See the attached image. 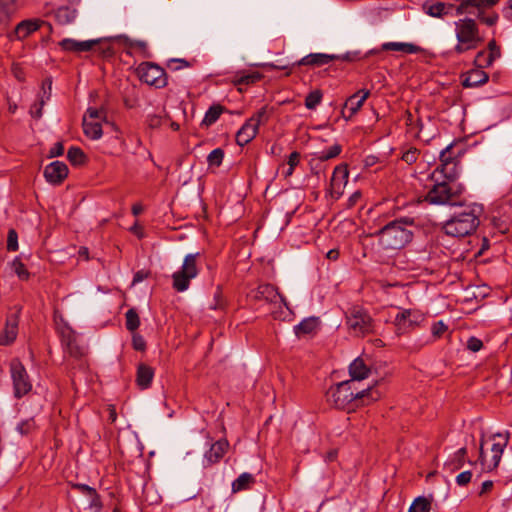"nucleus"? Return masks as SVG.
Here are the masks:
<instances>
[{"mask_svg": "<svg viewBox=\"0 0 512 512\" xmlns=\"http://www.w3.org/2000/svg\"><path fill=\"white\" fill-rule=\"evenodd\" d=\"M416 228L415 218H396L377 231L379 245L385 250H400L412 241Z\"/></svg>", "mask_w": 512, "mask_h": 512, "instance_id": "f257e3e1", "label": "nucleus"}, {"mask_svg": "<svg viewBox=\"0 0 512 512\" xmlns=\"http://www.w3.org/2000/svg\"><path fill=\"white\" fill-rule=\"evenodd\" d=\"M482 210V206L478 204L467 206L465 210L456 213L449 220L444 222L442 231L448 236L458 238L471 235L480 224L479 217Z\"/></svg>", "mask_w": 512, "mask_h": 512, "instance_id": "f03ea898", "label": "nucleus"}, {"mask_svg": "<svg viewBox=\"0 0 512 512\" xmlns=\"http://www.w3.org/2000/svg\"><path fill=\"white\" fill-rule=\"evenodd\" d=\"M381 392L372 387L354 393L352 389V381H343L336 386L331 387L327 392V401L336 408L344 409L354 400L367 399V404L378 400Z\"/></svg>", "mask_w": 512, "mask_h": 512, "instance_id": "7ed1b4c3", "label": "nucleus"}, {"mask_svg": "<svg viewBox=\"0 0 512 512\" xmlns=\"http://www.w3.org/2000/svg\"><path fill=\"white\" fill-rule=\"evenodd\" d=\"M454 34L457 40L453 51L456 54H463L478 48L484 41L480 34L479 26L475 19L464 17L454 23Z\"/></svg>", "mask_w": 512, "mask_h": 512, "instance_id": "20e7f679", "label": "nucleus"}, {"mask_svg": "<svg viewBox=\"0 0 512 512\" xmlns=\"http://www.w3.org/2000/svg\"><path fill=\"white\" fill-rule=\"evenodd\" d=\"M464 186L455 181H442L435 183L426 194L424 200L431 205H461L460 196Z\"/></svg>", "mask_w": 512, "mask_h": 512, "instance_id": "39448f33", "label": "nucleus"}, {"mask_svg": "<svg viewBox=\"0 0 512 512\" xmlns=\"http://www.w3.org/2000/svg\"><path fill=\"white\" fill-rule=\"evenodd\" d=\"M199 253H190L184 257L182 266L172 274V287L177 292H184L189 289L191 280L199 274L197 259Z\"/></svg>", "mask_w": 512, "mask_h": 512, "instance_id": "423d86ee", "label": "nucleus"}, {"mask_svg": "<svg viewBox=\"0 0 512 512\" xmlns=\"http://www.w3.org/2000/svg\"><path fill=\"white\" fill-rule=\"evenodd\" d=\"M346 325L351 335L364 337L374 332V320L362 307L354 306L346 314Z\"/></svg>", "mask_w": 512, "mask_h": 512, "instance_id": "0eeeda50", "label": "nucleus"}, {"mask_svg": "<svg viewBox=\"0 0 512 512\" xmlns=\"http://www.w3.org/2000/svg\"><path fill=\"white\" fill-rule=\"evenodd\" d=\"M10 375L13 383V393L16 398L20 399L31 391L32 384L29 375L18 359L11 361Z\"/></svg>", "mask_w": 512, "mask_h": 512, "instance_id": "6e6552de", "label": "nucleus"}, {"mask_svg": "<svg viewBox=\"0 0 512 512\" xmlns=\"http://www.w3.org/2000/svg\"><path fill=\"white\" fill-rule=\"evenodd\" d=\"M140 80L150 86L163 88L167 85L165 70L152 62H143L137 68Z\"/></svg>", "mask_w": 512, "mask_h": 512, "instance_id": "1a4fd4ad", "label": "nucleus"}, {"mask_svg": "<svg viewBox=\"0 0 512 512\" xmlns=\"http://www.w3.org/2000/svg\"><path fill=\"white\" fill-rule=\"evenodd\" d=\"M424 320V315L415 309H404L394 318V325L398 335L404 334L418 326Z\"/></svg>", "mask_w": 512, "mask_h": 512, "instance_id": "9d476101", "label": "nucleus"}, {"mask_svg": "<svg viewBox=\"0 0 512 512\" xmlns=\"http://www.w3.org/2000/svg\"><path fill=\"white\" fill-rule=\"evenodd\" d=\"M349 172L346 165L340 164L334 168L330 180V195L334 199H339L348 182Z\"/></svg>", "mask_w": 512, "mask_h": 512, "instance_id": "9b49d317", "label": "nucleus"}, {"mask_svg": "<svg viewBox=\"0 0 512 512\" xmlns=\"http://www.w3.org/2000/svg\"><path fill=\"white\" fill-rule=\"evenodd\" d=\"M251 297L255 300H263L268 303L282 302L285 306L287 303L285 298L279 293L278 289L271 284H261L251 291Z\"/></svg>", "mask_w": 512, "mask_h": 512, "instance_id": "f8f14e48", "label": "nucleus"}, {"mask_svg": "<svg viewBox=\"0 0 512 512\" xmlns=\"http://www.w3.org/2000/svg\"><path fill=\"white\" fill-rule=\"evenodd\" d=\"M369 95L370 91L364 89L359 90L351 95L344 104L342 115L347 119L353 117L362 107L363 103L366 101Z\"/></svg>", "mask_w": 512, "mask_h": 512, "instance_id": "ddd939ff", "label": "nucleus"}, {"mask_svg": "<svg viewBox=\"0 0 512 512\" xmlns=\"http://www.w3.org/2000/svg\"><path fill=\"white\" fill-rule=\"evenodd\" d=\"M68 175V167L64 162L54 161L47 165L44 170V176L47 182L58 185Z\"/></svg>", "mask_w": 512, "mask_h": 512, "instance_id": "4468645a", "label": "nucleus"}, {"mask_svg": "<svg viewBox=\"0 0 512 512\" xmlns=\"http://www.w3.org/2000/svg\"><path fill=\"white\" fill-rule=\"evenodd\" d=\"M100 43V39L78 41L70 38L63 39L59 45L60 47L68 52H86L92 50L97 44Z\"/></svg>", "mask_w": 512, "mask_h": 512, "instance_id": "2eb2a0df", "label": "nucleus"}, {"mask_svg": "<svg viewBox=\"0 0 512 512\" xmlns=\"http://www.w3.org/2000/svg\"><path fill=\"white\" fill-rule=\"evenodd\" d=\"M229 443L225 439H221L213 443L210 449L204 454L205 465L217 463L227 452Z\"/></svg>", "mask_w": 512, "mask_h": 512, "instance_id": "dca6fc26", "label": "nucleus"}, {"mask_svg": "<svg viewBox=\"0 0 512 512\" xmlns=\"http://www.w3.org/2000/svg\"><path fill=\"white\" fill-rule=\"evenodd\" d=\"M18 333V316L11 314L7 317L5 327L0 333V345H8L12 343Z\"/></svg>", "mask_w": 512, "mask_h": 512, "instance_id": "f3484780", "label": "nucleus"}, {"mask_svg": "<svg viewBox=\"0 0 512 512\" xmlns=\"http://www.w3.org/2000/svg\"><path fill=\"white\" fill-rule=\"evenodd\" d=\"M62 342L71 356L78 358L84 355L85 347L78 343L77 335L72 330L62 332Z\"/></svg>", "mask_w": 512, "mask_h": 512, "instance_id": "a211bd4d", "label": "nucleus"}, {"mask_svg": "<svg viewBox=\"0 0 512 512\" xmlns=\"http://www.w3.org/2000/svg\"><path fill=\"white\" fill-rule=\"evenodd\" d=\"M257 120L249 119L237 132L236 142L240 146L248 144L257 134Z\"/></svg>", "mask_w": 512, "mask_h": 512, "instance_id": "6ab92c4d", "label": "nucleus"}, {"mask_svg": "<svg viewBox=\"0 0 512 512\" xmlns=\"http://www.w3.org/2000/svg\"><path fill=\"white\" fill-rule=\"evenodd\" d=\"M507 442H508V439L506 438V440L504 441L503 444L494 443L492 445V448H491L492 456H491L490 460H488L486 458V455L484 454V461L480 462L483 471H492L498 467L501 457H502V454H503V451H504V447L506 446Z\"/></svg>", "mask_w": 512, "mask_h": 512, "instance_id": "aec40b11", "label": "nucleus"}, {"mask_svg": "<svg viewBox=\"0 0 512 512\" xmlns=\"http://www.w3.org/2000/svg\"><path fill=\"white\" fill-rule=\"evenodd\" d=\"M338 56L325 53H312L297 62V65L323 66L337 59Z\"/></svg>", "mask_w": 512, "mask_h": 512, "instance_id": "412c9836", "label": "nucleus"}, {"mask_svg": "<svg viewBox=\"0 0 512 512\" xmlns=\"http://www.w3.org/2000/svg\"><path fill=\"white\" fill-rule=\"evenodd\" d=\"M451 7V4H446L444 2L431 3L426 1L422 5L424 13L433 18H444L446 15H448L449 9Z\"/></svg>", "mask_w": 512, "mask_h": 512, "instance_id": "4be33fe9", "label": "nucleus"}, {"mask_svg": "<svg viewBox=\"0 0 512 512\" xmlns=\"http://www.w3.org/2000/svg\"><path fill=\"white\" fill-rule=\"evenodd\" d=\"M350 381L366 379L370 374V368L365 364L364 360L360 357L353 360L349 366Z\"/></svg>", "mask_w": 512, "mask_h": 512, "instance_id": "5701e85b", "label": "nucleus"}, {"mask_svg": "<svg viewBox=\"0 0 512 512\" xmlns=\"http://www.w3.org/2000/svg\"><path fill=\"white\" fill-rule=\"evenodd\" d=\"M124 45L128 48L127 53L132 55L133 52H139L144 58H150L151 53L148 49V43L144 40H132L126 36L120 37Z\"/></svg>", "mask_w": 512, "mask_h": 512, "instance_id": "b1692460", "label": "nucleus"}, {"mask_svg": "<svg viewBox=\"0 0 512 512\" xmlns=\"http://www.w3.org/2000/svg\"><path fill=\"white\" fill-rule=\"evenodd\" d=\"M498 2L499 0H461L457 7V14L468 12L471 7L478 10L490 8L495 6Z\"/></svg>", "mask_w": 512, "mask_h": 512, "instance_id": "393cba45", "label": "nucleus"}, {"mask_svg": "<svg viewBox=\"0 0 512 512\" xmlns=\"http://www.w3.org/2000/svg\"><path fill=\"white\" fill-rule=\"evenodd\" d=\"M319 318L317 317H308L302 320L298 325L294 327V332L297 337L310 335L316 332L319 328Z\"/></svg>", "mask_w": 512, "mask_h": 512, "instance_id": "a878e982", "label": "nucleus"}, {"mask_svg": "<svg viewBox=\"0 0 512 512\" xmlns=\"http://www.w3.org/2000/svg\"><path fill=\"white\" fill-rule=\"evenodd\" d=\"M43 21L39 20H24L20 22L15 28V34L18 39H24L28 37L31 33L37 31Z\"/></svg>", "mask_w": 512, "mask_h": 512, "instance_id": "bb28decb", "label": "nucleus"}, {"mask_svg": "<svg viewBox=\"0 0 512 512\" xmlns=\"http://www.w3.org/2000/svg\"><path fill=\"white\" fill-rule=\"evenodd\" d=\"M154 377V370L146 365L140 364L137 369L136 382L142 389H146L150 386Z\"/></svg>", "mask_w": 512, "mask_h": 512, "instance_id": "cd10ccee", "label": "nucleus"}, {"mask_svg": "<svg viewBox=\"0 0 512 512\" xmlns=\"http://www.w3.org/2000/svg\"><path fill=\"white\" fill-rule=\"evenodd\" d=\"M488 74L481 69L471 70L463 80L464 87H476L488 81Z\"/></svg>", "mask_w": 512, "mask_h": 512, "instance_id": "c85d7f7f", "label": "nucleus"}, {"mask_svg": "<svg viewBox=\"0 0 512 512\" xmlns=\"http://www.w3.org/2000/svg\"><path fill=\"white\" fill-rule=\"evenodd\" d=\"M83 131L87 137L93 140L101 138L103 134L101 122L90 121L86 116L83 117Z\"/></svg>", "mask_w": 512, "mask_h": 512, "instance_id": "c756f323", "label": "nucleus"}, {"mask_svg": "<svg viewBox=\"0 0 512 512\" xmlns=\"http://www.w3.org/2000/svg\"><path fill=\"white\" fill-rule=\"evenodd\" d=\"M54 16L59 24L67 25L75 20L77 16V10L68 6H62L55 11Z\"/></svg>", "mask_w": 512, "mask_h": 512, "instance_id": "7c9ffc66", "label": "nucleus"}, {"mask_svg": "<svg viewBox=\"0 0 512 512\" xmlns=\"http://www.w3.org/2000/svg\"><path fill=\"white\" fill-rule=\"evenodd\" d=\"M255 479L252 474L244 472L232 483L233 493H237L246 489H249L254 484Z\"/></svg>", "mask_w": 512, "mask_h": 512, "instance_id": "2f4dec72", "label": "nucleus"}, {"mask_svg": "<svg viewBox=\"0 0 512 512\" xmlns=\"http://www.w3.org/2000/svg\"><path fill=\"white\" fill-rule=\"evenodd\" d=\"M342 151V147L339 144H334L329 147L327 150L316 152L315 153V161L317 164L325 163L327 160L336 158Z\"/></svg>", "mask_w": 512, "mask_h": 512, "instance_id": "473e14b6", "label": "nucleus"}, {"mask_svg": "<svg viewBox=\"0 0 512 512\" xmlns=\"http://www.w3.org/2000/svg\"><path fill=\"white\" fill-rule=\"evenodd\" d=\"M383 50L390 51H403L405 53H416L418 51V47L411 43H401V42H387L382 45Z\"/></svg>", "mask_w": 512, "mask_h": 512, "instance_id": "72a5a7b5", "label": "nucleus"}, {"mask_svg": "<svg viewBox=\"0 0 512 512\" xmlns=\"http://www.w3.org/2000/svg\"><path fill=\"white\" fill-rule=\"evenodd\" d=\"M431 501L424 496L417 497L409 507L408 512H430Z\"/></svg>", "mask_w": 512, "mask_h": 512, "instance_id": "f704fd0d", "label": "nucleus"}, {"mask_svg": "<svg viewBox=\"0 0 512 512\" xmlns=\"http://www.w3.org/2000/svg\"><path fill=\"white\" fill-rule=\"evenodd\" d=\"M223 112V108L220 105H214L211 106L208 111L205 113L204 119L202 121V124L205 126H210L213 123H215L220 115Z\"/></svg>", "mask_w": 512, "mask_h": 512, "instance_id": "c9c22d12", "label": "nucleus"}, {"mask_svg": "<svg viewBox=\"0 0 512 512\" xmlns=\"http://www.w3.org/2000/svg\"><path fill=\"white\" fill-rule=\"evenodd\" d=\"M466 454V448H460L458 451L455 452L453 459L450 462L446 463V465L449 466L452 471L460 469L465 463Z\"/></svg>", "mask_w": 512, "mask_h": 512, "instance_id": "e433bc0d", "label": "nucleus"}, {"mask_svg": "<svg viewBox=\"0 0 512 512\" xmlns=\"http://www.w3.org/2000/svg\"><path fill=\"white\" fill-rule=\"evenodd\" d=\"M126 328L129 331H135L140 325V318L134 308L129 309L126 314Z\"/></svg>", "mask_w": 512, "mask_h": 512, "instance_id": "4c0bfd02", "label": "nucleus"}, {"mask_svg": "<svg viewBox=\"0 0 512 512\" xmlns=\"http://www.w3.org/2000/svg\"><path fill=\"white\" fill-rule=\"evenodd\" d=\"M487 48H488L489 52H487L488 56H487L485 64L492 65L493 62L501 56V50H500V47L496 44V41L494 39L489 41Z\"/></svg>", "mask_w": 512, "mask_h": 512, "instance_id": "58836bf2", "label": "nucleus"}, {"mask_svg": "<svg viewBox=\"0 0 512 512\" xmlns=\"http://www.w3.org/2000/svg\"><path fill=\"white\" fill-rule=\"evenodd\" d=\"M67 158L73 165H80L85 160L83 151L78 147H70L67 152Z\"/></svg>", "mask_w": 512, "mask_h": 512, "instance_id": "ea45409f", "label": "nucleus"}, {"mask_svg": "<svg viewBox=\"0 0 512 512\" xmlns=\"http://www.w3.org/2000/svg\"><path fill=\"white\" fill-rule=\"evenodd\" d=\"M76 488L79 489L82 493L86 494L87 496L91 497V505L100 507V500L99 496L96 492V490L86 484H78L76 485Z\"/></svg>", "mask_w": 512, "mask_h": 512, "instance_id": "a19ab883", "label": "nucleus"}, {"mask_svg": "<svg viewBox=\"0 0 512 512\" xmlns=\"http://www.w3.org/2000/svg\"><path fill=\"white\" fill-rule=\"evenodd\" d=\"M223 158L224 151L221 148H216L209 153L207 162L210 166L219 167L222 164Z\"/></svg>", "mask_w": 512, "mask_h": 512, "instance_id": "79ce46f5", "label": "nucleus"}, {"mask_svg": "<svg viewBox=\"0 0 512 512\" xmlns=\"http://www.w3.org/2000/svg\"><path fill=\"white\" fill-rule=\"evenodd\" d=\"M322 93L319 90H314L310 92L305 99V106L307 109H315L317 105L321 102Z\"/></svg>", "mask_w": 512, "mask_h": 512, "instance_id": "37998d69", "label": "nucleus"}, {"mask_svg": "<svg viewBox=\"0 0 512 512\" xmlns=\"http://www.w3.org/2000/svg\"><path fill=\"white\" fill-rule=\"evenodd\" d=\"M90 121H105L106 120V111L104 109L97 108H88L85 115Z\"/></svg>", "mask_w": 512, "mask_h": 512, "instance_id": "c03bdc74", "label": "nucleus"}, {"mask_svg": "<svg viewBox=\"0 0 512 512\" xmlns=\"http://www.w3.org/2000/svg\"><path fill=\"white\" fill-rule=\"evenodd\" d=\"M167 67L172 71H179L191 67V63L183 58H172L167 61Z\"/></svg>", "mask_w": 512, "mask_h": 512, "instance_id": "a18cd8bd", "label": "nucleus"}, {"mask_svg": "<svg viewBox=\"0 0 512 512\" xmlns=\"http://www.w3.org/2000/svg\"><path fill=\"white\" fill-rule=\"evenodd\" d=\"M12 267L14 272L18 275L20 279L26 280L29 277V273L25 268V265L19 260L15 259L12 263Z\"/></svg>", "mask_w": 512, "mask_h": 512, "instance_id": "49530a36", "label": "nucleus"}, {"mask_svg": "<svg viewBox=\"0 0 512 512\" xmlns=\"http://www.w3.org/2000/svg\"><path fill=\"white\" fill-rule=\"evenodd\" d=\"M448 329V326L442 321H437L431 326V333L435 339L440 338Z\"/></svg>", "mask_w": 512, "mask_h": 512, "instance_id": "de8ad7c7", "label": "nucleus"}, {"mask_svg": "<svg viewBox=\"0 0 512 512\" xmlns=\"http://www.w3.org/2000/svg\"><path fill=\"white\" fill-rule=\"evenodd\" d=\"M7 249L16 251L18 249V235L14 229H10L7 237Z\"/></svg>", "mask_w": 512, "mask_h": 512, "instance_id": "09e8293b", "label": "nucleus"}, {"mask_svg": "<svg viewBox=\"0 0 512 512\" xmlns=\"http://www.w3.org/2000/svg\"><path fill=\"white\" fill-rule=\"evenodd\" d=\"M35 427L33 419H27L18 424L17 430L20 434L26 435L30 433Z\"/></svg>", "mask_w": 512, "mask_h": 512, "instance_id": "8fccbe9b", "label": "nucleus"}, {"mask_svg": "<svg viewBox=\"0 0 512 512\" xmlns=\"http://www.w3.org/2000/svg\"><path fill=\"white\" fill-rule=\"evenodd\" d=\"M419 151L416 148H410L402 154V160L407 164H413L418 159Z\"/></svg>", "mask_w": 512, "mask_h": 512, "instance_id": "3c124183", "label": "nucleus"}, {"mask_svg": "<svg viewBox=\"0 0 512 512\" xmlns=\"http://www.w3.org/2000/svg\"><path fill=\"white\" fill-rule=\"evenodd\" d=\"M483 342L477 337H470L467 340V348L472 352H478L482 349Z\"/></svg>", "mask_w": 512, "mask_h": 512, "instance_id": "603ef678", "label": "nucleus"}, {"mask_svg": "<svg viewBox=\"0 0 512 512\" xmlns=\"http://www.w3.org/2000/svg\"><path fill=\"white\" fill-rule=\"evenodd\" d=\"M51 90H52V81H51V79L47 78L42 83V95L40 96V99L43 98L44 101L49 100L51 97Z\"/></svg>", "mask_w": 512, "mask_h": 512, "instance_id": "864d4df0", "label": "nucleus"}, {"mask_svg": "<svg viewBox=\"0 0 512 512\" xmlns=\"http://www.w3.org/2000/svg\"><path fill=\"white\" fill-rule=\"evenodd\" d=\"M132 345L135 350L143 351V350H145L146 342L141 335L135 334V335H133V338H132Z\"/></svg>", "mask_w": 512, "mask_h": 512, "instance_id": "5fc2aeb1", "label": "nucleus"}, {"mask_svg": "<svg viewBox=\"0 0 512 512\" xmlns=\"http://www.w3.org/2000/svg\"><path fill=\"white\" fill-rule=\"evenodd\" d=\"M314 160H315V153H313L312 158L310 160V167H311L312 172L316 175H320L321 173H324L325 169H326L325 163L317 164V161L314 162Z\"/></svg>", "mask_w": 512, "mask_h": 512, "instance_id": "6e6d98bb", "label": "nucleus"}, {"mask_svg": "<svg viewBox=\"0 0 512 512\" xmlns=\"http://www.w3.org/2000/svg\"><path fill=\"white\" fill-rule=\"evenodd\" d=\"M487 56H488V53L487 51L485 50H481L479 51L477 54H476V57H475V64L479 67V68H484V67H489L490 65H486V59H487Z\"/></svg>", "mask_w": 512, "mask_h": 512, "instance_id": "4d7b16f0", "label": "nucleus"}, {"mask_svg": "<svg viewBox=\"0 0 512 512\" xmlns=\"http://www.w3.org/2000/svg\"><path fill=\"white\" fill-rule=\"evenodd\" d=\"M471 478H472V473H471V471H464V472H461V473L456 477V483H457L459 486H465L466 484H468V483L471 481Z\"/></svg>", "mask_w": 512, "mask_h": 512, "instance_id": "13d9d810", "label": "nucleus"}, {"mask_svg": "<svg viewBox=\"0 0 512 512\" xmlns=\"http://www.w3.org/2000/svg\"><path fill=\"white\" fill-rule=\"evenodd\" d=\"M44 104H45V101L43 98H41L38 103H35L31 107L30 113L34 118H40L42 116V108H43Z\"/></svg>", "mask_w": 512, "mask_h": 512, "instance_id": "bf43d9fd", "label": "nucleus"}, {"mask_svg": "<svg viewBox=\"0 0 512 512\" xmlns=\"http://www.w3.org/2000/svg\"><path fill=\"white\" fill-rule=\"evenodd\" d=\"M478 18L484 23L486 24L487 26H493L497 23L498 21V15L497 14H493V15H490V16H487V17H484L482 15V13L480 12L478 14Z\"/></svg>", "mask_w": 512, "mask_h": 512, "instance_id": "052dcab7", "label": "nucleus"}, {"mask_svg": "<svg viewBox=\"0 0 512 512\" xmlns=\"http://www.w3.org/2000/svg\"><path fill=\"white\" fill-rule=\"evenodd\" d=\"M64 153V146L61 142H57L49 151V157L61 156Z\"/></svg>", "mask_w": 512, "mask_h": 512, "instance_id": "680f3d73", "label": "nucleus"}, {"mask_svg": "<svg viewBox=\"0 0 512 512\" xmlns=\"http://www.w3.org/2000/svg\"><path fill=\"white\" fill-rule=\"evenodd\" d=\"M260 78H261V76L259 74L245 75L239 79V83L251 84V83H255L256 81L260 80Z\"/></svg>", "mask_w": 512, "mask_h": 512, "instance_id": "e2e57ef3", "label": "nucleus"}, {"mask_svg": "<svg viewBox=\"0 0 512 512\" xmlns=\"http://www.w3.org/2000/svg\"><path fill=\"white\" fill-rule=\"evenodd\" d=\"M299 161H300V154L298 152L294 151L289 155L288 165L292 168H295L299 164Z\"/></svg>", "mask_w": 512, "mask_h": 512, "instance_id": "0e129e2a", "label": "nucleus"}, {"mask_svg": "<svg viewBox=\"0 0 512 512\" xmlns=\"http://www.w3.org/2000/svg\"><path fill=\"white\" fill-rule=\"evenodd\" d=\"M149 273L148 272H145L143 270H140V271H137L135 274H134V277H133V281H132V284L135 285L137 283H140L142 282L144 279H146L148 277Z\"/></svg>", "mask_w": 512, "mask_h": 512, "instance_id": "69168bd1", "label": "nucleus"}, {"mask_svg": "<svg viewBox=\"0 0 512 512\" xmlns=\"http://www.w3.org/2000/svg\"><path fill=\"white\" fill-rule=\"evenodd\" d=\"M485 433L484 431L481 432V438H480V444H479V462L484 461V446H485Z\"/></svg>", "mask_w": 512, "mask_h": 512, "instance_id": "338daca9", "label": "nucleus"}, {"mask_svg": "<svg viewBox=\"0 0 512 512\" xmlns=\"http://www.w3.org/2000/svg\"><path fill=\"white\" fill-rule=\"evenodd\" d=\"M361 198V192L356 191L354 192L348 199V207H353Z\"/></svg>", "mask_w": 512, "mask_h": 512, "instance_id": "774afa93", "label": "nucleus"}]
</instances>
